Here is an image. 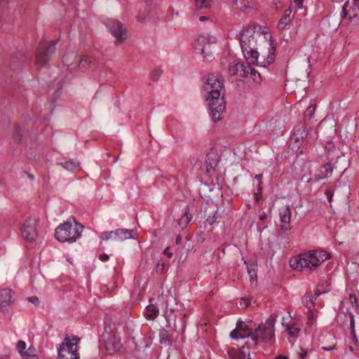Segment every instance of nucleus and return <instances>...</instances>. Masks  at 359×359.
Instances as JSON below:
<instances>
[{"mask_svg":"<svg viewBox=\"0 0 359 359\" xmlns=\"http://www.w3.org/2000/svg\"><path fill=\"white\" fill-rule=\"evenodd\" d=\"M203 90L212 120L220 121L222 118V115L226 111L223 76L217 72L209 74L205 78Z\"/></svg>","mask_w":359,"mask_h":359,"instance_id":"obj_1","label":"nucleus"},{"mask_svg":"<svg viewBox=\"0 0 359 359\" xmlns=\"http://www.w3.org/2000/svg\"><path fill=\"white\" fill-rule=\"evenodd\" d=\"M256 27L252 25H248L243 29L240 34L239 41L241 49L245 58L249 63H252L257 66L266 67L274 61L275 58V46L273 41H270V48L269 49L266 58L263 61H259V53L256 50V41L255 39Z\"/></svg>","mask_w":359,"mask_h":359,"instance_id":"obj_2","label":"nucleus"},{"mask_svg":"<svg viewBox=\"0 0 359 359\" xmlns=\"http://www.w3.org/2000/svg\"><path fill=\"white\" fill-rule=\"evenodd\" d=\"M329 252L323 250H313L302 253L290 259V266L295 270H315L325 260L330 259Z\"/></svg>","mask_w":359,"mask_h":359,"instance_id":"obj_3","label":"nucleus"},{"mask_svg":"<svg viewBox=\"0 0 359 359\" xmlns=\"http://www.w3.org/2000/svg\"><path fill=\"white\" fill-rule=\"evenodd\" d=\"M276 319L277 316L271 314L265 323H261L255 330L252 338L255 346L257 345L259 341L273 343L275 341V324Z\"/></svg>","mask_w":359,"mask_h":359,"instance_id":"obj_4","label":"nucleus"},{"mask_svg":"<svg viewBox=\"0 0 359 359\" xmlns=\"http://www.w3.org/2000/svg\"><path fill=\"white\" fill-rule=\"evenodd\" d=\"M82 229L83 226L76 222L73 226L72 223L67 222L55 229V236L60 242L72 243L80 237Z\"/></svg>","mask_w":359,"mask_h":359,"instance_id":"obj_5","label":"nucleus"},{"mask_svg":"<svg viewBox=\"0 0 359 359\" xmlns=\"http://www.w3.org/2000/svg\"><path fill=\"white\" fill-rule=\"evenodd\" d=\"M102 341L106 350L110 353L121 352L123 349L121 343L120 334L117 333L115 326H108L105 327L102 334Z\"/></svg>","mask_w":359,"mask_h":359,"instance_id":"obj_6","label":"nucleus"},{"mask_svg":"<svg viewBox=\"0 0 359 359\" xmlns=\"http://www.w3.org/2000/svg\"><path fill=\"white\" fill-rule=\"evenodd\" d=\"M79 340V338L77 337L74 336L70 338L68 335H66L64 341L58 348V358L79 359V354L78 353L77 345Z\"/></svg>","mask_w":359,"mask_h":359,"instance_id":"obj_7","label":"nucleus"},{"mask_svg":"<svg viewBox=\"0 0 359 359\" xmlns=\"http://www.w3.org/2000/svg\"><path fill=\"white\" fill-rule=\"evenodd\" d=\"M56 41L41 42L36 53V60L38 68L45 67L50 60L52 55L55 53Z\"/></svg>","mask_w":359,"mask_h":359,"instance_id":"obj_8","label":"nucleus"},{"mask_svg":"<svg viewBox=\"0 0 359 359\" xmlns=\"http://www.w3.org/2000/svg\"><path fill=\"white\" fill-rule=\"evenodd\" d=\"M215 41H211L210 36L201 35L194 43V48L196 53L203 55L205 61L211 60L213 57L210 50V44Z\"/></svg>","mask_w":359,"mask_h":359,"instance_id":"obj_9","label":"nucleus"},{"mask_svg":"<svg viewBox=\"0 0 359 359\" xmlns=\"http://www.w3.org/2000/svg\"><path fill=\"white\" fill-rule=\"evenodd\" d=\"M39 219L36 217H29L24 221L20 227L21 235L24 239L32 242L38 236L37 226Z\"/></svg>","mask_w":359,"mask_h":359,"instance_id":"obj_10","label":"nucleus"},{"mask_svg":"<svg viewBox=\"0 0 359 359\" xmlns=\"http://www.w3.org/2000/svg\"><path fill=\"white\" fill-rule=\"evenodd\" d=\"M164 302H165V305L163 306V316L168 323L170 324L172 321L175 322L178 317L182 318L186 317L185 313H182L181 311L177 309L176 300L172 297H164Z\"/></svg>","mask_w":359,"mask_h":359,"instance_id":"obj_11","label":"nucleus"},{"mask_svg":"<svg viewBox=\"0 0 359 359\" xmlns=\"http://www.w3.org/2000/svg\"><path fill=\"white\" fill-rule=\"evenodd\" d=\"M135 232L133 230L118 229L114 231H104L100 235V238L104 241L112 240L116 242H122L125 240L133 238Z\"/></svg>","mask_w":359,"mask_h":359,"instance_id":"obj_12","label":"nucleus"},{"mask_svg":"<svg viewBox=\"0 0 359 359\" xmlns=\"http://www.w3.org/2000/svg\"><path fill=\"white\" fill-rule=\"evenodd\" d=\"M107 27L112 36L116 38L115 43L116 45L122 43L126 40V32L121 22L109 20L107 22Z\"/></svg>","mask_w":359,"mask_h":359,"instance_id":"obj_13","label":"nucleus"},{"mask_svg":"<svg viewBox=\"0 0 359 359\" xmlns=\"http://www.w3.org/2000/svg\"><path fill=\"white\" fill-rule=\"evenodd\" d=\"M353 6L348 10H347L348 2L344 4L341 16L348 17L351 22L356 25L359 23V0H353Z\"/></svg>","mask_w":359,"mask_h":359,"instance_id":"obj_14","label":"nucleus"},{"mask_svg":"<svg viewBox=\"0 0 359 359\" xmlns=\"http://www.w3.org/2000/svg\"><path fill=\"white\" fill-rule=\"evenodd\" d=\"M253 332L252 329L243 321H238L236 327L230 333V337L233 339H244L251 337L252 338Z\"/></svg>","mask_w":359,"mask_h":359,"instance_id":"obj_15","label":"nucleus"},{"mask_svg":"<svg viewBox=\"0 0 359 359\" xmlns=\"http://www.w3.org/2000/svg\"><path fill=\"white\" fill-rule=\"evenodd\" d=\"M164 306V297L158 298V302L149 304L144 311V316L147 320H153L157 318L159 313V309Z\"/></svg>","mask_w":359,"mask_h":359,"instance_id":"obj_16","label":"nucleus"},{"mask_svg":"<svg viewBox=\"0 0 359 359\" xmlns=\"http://www.w3.org/2000/svg\"><path fill=\"white\" fill-rule=\"evenodd\" d=\"M291 210L290 206L285 205L280 208L279 216L280 219V228L284 231L290 229Z\"/></svg>","mask_w":359,"mask_h":359,"instance_id":"obj_17","label":"nucleus"},{"mask_svg":"<svg viewBox=\"0 0 359 359\" xmlns=\"http://www.w3.org/2000/svg\"><path fill=\"white\" fill-rule=\"evenodd\" d=\"M249 65H253L248 62L247 65H245L241 62H236L231 65L229 67V72L231 76L238 75L242 77H248V70L249 69Z\"/></svg>","mask_w":359,"mask_h":359,"instance_id":"obj_18","label":"nucleus"},{"mask_svg":"<svg viewBox=\"0 0 359 359\" xmlns=\"http://www.w3.org/2000/svg\"><path fill=\"white\" fill-rule=\"evenodd\" d=\"M219 161V156L217 151L214 149H211L206 155L205 165L207 172L210 173L214 172Z\"/></svg>","mask_w":359,"mask_h":359,"instance_id":"obj_19","label":"nucleus"},{"mask_svg":"<svg viewBox=\"0 0 359 359\" xmlns=\"http://www.w3.org/2000/svg\"><path fill=\"white\" fill-rule=\"evenodd\" d=\"M307 136V131L304 127H300L297 128L293 133L291 138L290 145L292 147V149H299V146L304 142V138Z\"/></svg>","mask_w":359,"mask_h":359,"instance_id":"obj_20","label":"nucleus"},{"mask_svg":"<svg viewBox=\"0 0 359 359\" xmlns=\"http://www.w3.org/2000/svg\"><path fill=\"white\" fill-rule=\"evenodd\" d=\"M11 290L6 288L0 291V311L5 313L8 310V307L11 305L13 297Z\"/></svg>","mask_w":359,"mask_h":359,"instance_id":"obj_21","label":"nucleus"},{"mask_svg":"<svg viewBox=\"0 0 359 359\" xmlns=\"http://www.w3.org/2000/svg\"><path fill=\"white\" fill-rule=\"evenodd\" d=\"M333 170L334 165L330 163H326L320 166L314 175L315 179L318 181L328 178L330 176H331Z\"/></svg>","mask_w":359,"mask_h":359,"instance_id":"obj_22","label":"nucleus"},{"mask_svg":"<svg viewBox=\"0 0 359 359\" xmlns=\"http://www.w3.org/2000/svg\"><path fill=\"white\" fill-rule=\"evenodd\" d=\"M204 217H205L206 222L212 225L217 220V208L215 204H208L204 208Z\"/></svg>","mask_w":359,"mask_h":359,"instance_id":"obj_23","label":"nucleus"},{"mask_svg":"<svg viewBox=\"0 0 359 359\" xmlns=\"http://www.w3.org/2000/svg\"><path fill=\"white\" fill-rule=\"evenodd\" d=\"M320 343L322 344V348L325 351L333 350L337 345L335 337L331 333H327L323 336L320 340Z\"/></svg>","mask_w":359,"mask_h":359,"instance_id":"obj_24","label":"nucleus"},{"mask_svg":"<svg viewBox=\"0 0 359 359\" xmlns=\"http://www.w3.org/2000/svg\"><path fill=\"white\" fill-rule=\"evenodd\" d=\"M248 348V346L245 348V346L239 350L232 348L228 351V353L231 359H245L246 354L249 355Z\"/></svg>","mask_w":359,"mask_h":359,"instance_id":"obj_25","label":"nucleus"},{"mask_svg":"<svg viewBox=\"0 0 359 359\" xmlns=\"http://www.w3.org/2000/svg\"><path fill=\"white\" fill-rule=\"evenodd\" d=\"M192 219V215L190 213V209L188 206H187L184 210V213L179 219L178 224L182 229H184Z\"/></svg>","mask_w":359,"mask_h":359,"instance_id":"obj_26","label":"nucleus"},{"mask_svg":"<svg viewBox=\"0 0 359 359\" xmlns=\"http://www.w3.org/2000/svg\"><path fill=\"white\" fill-rule=\"evenodd\" d=\"M233 4L237 6L238 8L244 13H248L252 8L251 0H233Z\"/></svg>","mask_w":359,"mask_h":359,"instance_id":"obj_27","label":"nucleus"},{"mask_svg":"<svg viewBox=\"0 0 359 359\" xmlns=\"http://www.w3.org/2000/svg\"><path fill=\"white\" fill-rule=\"evenodd\" d=\"M286 330L290 337H297L301 330L300 325L298 323H292L286 325Z\"/></svg>","mask_w":359,"mask_h":359,"instance_id":"obj_28","label":"nucleus"},{"mask_svg":"<svg viewBox=\"0 0 359 359\" xmlns=\"http://www.w3.org/2000/svg\"><path fill=\"white\" fill-rule=\"evenodd\" d=\"M22 57V55L18 53L16 55L11 57L8 63L9 67L11 69H18L21 66Z\"/></svg>","mask_w":359,"mask_h":359,"instance_id":"obj_29","label":"nucleus"},{"mask_svg":"<svg viewBox=\"0 0 359 359\" xmlns=\"http://www.w3.org/2000/svg\"><path fill=\"white\" fill-rule=\"evenodd\" d=\"M171 337L168 330L162 328L159 330V342L166 345H170L171 343Z\"/></svg>","mask_w":359,"mask_h":359,"instance_id":"obj_30","label":"nucleus"},{"mask_svg":"<svg viewBox=\"0 0 359 359\" xmlns=\"http://www.w3.org/2000/svg\"><path fill=\"white\" fill-rule=\"evenodd\" d=\"M252 76L253 81L256 83H260L262 81L261 74L255 70V68L251 67V65H249V69L248 70V76Z\"/></svg>","mask_w":359,"mask_h":359,"instance_id":"obj_31","label":"nucleus"},{"mask_svg":"<svg viewBox=\"0 0 359 359\" xmlns=\"http://www.w3.org/2000/svg\"><path fill=\"white\" fill-rule=\"evenodd\" d=\"M22 359H39L36 354V349L33 346H30L25 352L21 355Z\"/></svg>","mask_w":359,"mask_h":359,"instance_id":"obj_32","label":"nucleus"},{"mask_svg":"<svg viewBox=\"0 0 359 359\" xmlns=\"http://www.w3.org/2000/svg\"><path fill=\"white\" fill-rule=\"evenodd\" d=\"M348 317L349 320H350L351 334V336L353 337V338L354 339L355 344H357L358 343V340L356 334H355V320H354V317H353V313H351V312H348Z\"/></svg>","mask_w":359,"mask_h":359,"instance_id":"obj_33","label":"nucleus"},{"mask_svg":"<svg viewBox=\"0 0 359 359\" xmlns=\"http://www.w3.org/2000/svg\"><path fill=\"white\" fill-rule=\"evenodd\" d=\"M61 165L67 170L73 172L79 167V163L72 160L62 163Z\"/></svg>","mask_w":359,"mask_h":359,"instance_id":"obj_34","label":"nucleus"},{"mask_svg":"<svg viewBox=\"0 0 359 359\" xmlns=\"http://www.w3.org/2000/svg\"><path fill=\"white\" fill-rule=\"evenodd\" d=\"M22 129L19 126H15L13 132V140L15 142H20L22 140Z\"/></svg>","mask_w":359,"mask_h":359,"instance_id":"obj_35","label":"nucleus"},{"mask_svg":"<svg viewBox=\"0 0 359 359\" xmlns=\"http://www.w3.org/2000/svg\"><path fill=\"white\" fill-rule=\"evenodd\" d=\"M291 21L290 18L282 17L277 25L278 29H283Z\"/></svg>","mask_w":359,"mask_h":359,"instance_id":"obj_36","label":"nucleus"},{"mask_svg":"<svg viewBox=\"0 0 359 359\" xmlns=\"http://www.w3.org/2000/svg\"><path fill=\"white\" fill-rule=\"evenodd\" d=\"M247 269H248V273L250 276V279L251 283H252L255 281L256 282L257 281V271H256L255 267L253 266H251L250 267L248 266Z\"/></svg>","mask_w":359,"mask_h":359,"instance_id":"obj_37","label":"nucleus"},{"mask_svg":"<svg viewBox=\"0 0 359 359\" xmlns=\"http://www.w3.org/2000/svg\"><path fill=\"white\" fill-rule=\"evenodd\" d=\"M212 1V0H196V5L198 8H208Z\"/></svg>","mask_w":359,"mask_h":359,"instance_id":"obj_38","label":"nucleus"},{"mask_svg":"<svg viewBox=\"0 0 359 359\" xmlns=\"http://www.w3.org/2000/svg\"><path fill=\"white\" fill-rule=\"evenodd\" d=\"M330 291V288L327 285L325 287L323 285H319L317 286L316 292H315V296L316 297L323 293L327 292Z\"/></svg>","mask_w":359,"mask_h":359,"instance_id":"obj_39","label":"nucleus"},{"mask_svg":"<svg viewBox=\"0 0 359 359\" xmlns=\"http://www.w3.org/2000/svg\"><path fill=\"white\" fill-rule=\"evenodd\" d=\"M92 62L91 59L88 57H82L79 61V67L85 68Z\"/></svg>","mask_w":359,"mask_h":359,"instance_id":"obj_40","label":"nucleus"},{"mask_svg":"<svg viewBox=\"0 0 359 359\" xmlns=\"http://www.w3.org/2000/svg\"><path fill=\"white\" fill-rule=\"evenodd\" d=\"M315 109L316 108L314 106L309 107L304 112V116L309 119L312 118L314 115Z\"/></svg>","mask_w":359,"mask_h":359,"instance_id":"obj_41","label":"nucleus"},{"mask_svg":"<svg viewBox=\"0 0 359 359\" xmlns=\"http://www.w3.org/2000/svg\"><path fill=\"white\" fill-rule=\"evenodd\" d=\"M161 74H162L161 69H156L150 74V78H151V79H152L154 81H157L158 79V78L161 76Z\"/></svg>","mask_w":359,"mask_h":359,"instance_id":"obj_42","label":"nucleus"},{"mask_svg":"<svg viewBox=\"0 0 359 359\" xmlns=\"http://www.w3.org/2000/svg\"><path fill=\"white\" fill-rule=\"evenodd\" d=\"M16 348L20 354L21 355L22 353L26 351V343L24 341L20 340L17 343Z\"/></svg>","mask_w":359,"mask_h":359,"instance_id":"obj_43","label":"nucleus"},{"mask_svg":"<svg viewBox=\"0 0 359 359\" xmlns=\"http://www.w3.org/2000/svg\"><path fill=\"white\" fill-rule=\"evenodd\" d=\"M304 302L305 303V305L309 310H311L314 307L313 299L310 298L309 297H304Z\"/></svg>","mask_w":359,"mask_h":359,"instance_id":"obj_44","label":"nucleus"},{"mask_svg":"<svg viewBox=\"0 0 359 359\" xmlns=\"http://www.w3.org/2000/svg\"><path fill=\"white\" fill-rule=\"evenodd\" d=\"M348 299L352 306L355 309H358V304L356 296L354 294H350Z\"/></svg>","mask_w":359,"mask_h":359,"instance_id":"obj_45","label":"nucleus"},{"mask_svg":"<svg viewBox=\"0 0 359 359\" xmlns=\"http://www.w3.org/2000/svg\"><path fill=\"white\" fill-rule=\"evenodd\" d=\"M165 262L159 261L156 264V271L158 273H162L164 271Z\"/></svg>","mask_w":359,"mask_h":359,"instance_id":"obj_46","label":"nucleus"},{"mask_svg":"<svg viewBox=\"0 0 359 359\" xmlns=\"http://www.w3.org/2000/svg\"><path fill=\"white\" fill-rule=\"evenodd\" d=\"M27 299L28 302H31V303H32V304H34L35 305L38 304L39 302V300L38 297H36V296H32V297H27Z\"/></svg>","mask_w":359,"mask_h":359,"instance_id":"obj_47","label":"nucleus"},{"mask_svg":"<svg viewBox=\"0 0 359 359\" xmlns=\"http://www.w3.org/2000/svg\"><path fill=\"white\" fill-rule=\"evenodd\" d=\"M69 54H66L62 57V62L67 66H70L72 65V63L69 62Z\"/></svg>","mask_w":359,"mask_h":359,"instance_id":"obj_48","label":"nucleus"},{"mask_svg":"<svg viewBox=\"0 0 359 359\" xmlns=\"http://www.w3.org/2000/svg\"><path fill=\"white\" fill-rule=\"evenodd\" d=\"M307 355V351L304 349H301V351L298 353V359H304Z\"/></svg>","mask_w":359,"mask_h":359,"instance_id":"obj_49","label":"nucleus"},{"mask_svg":"<svg viewBox=\"0 0 359 359\" xmlns=\"http://www.w3.org/2000/svg\"><path fill=\"white\" fill-rule=\"evenodd\" d=\"M0 359H10V354L8 351H4L0 355Z\"/></svg>","mask_w":359,"mask_h":359,"instance_id":"obj_50","label":"nucleus"},{"mask_svg":"<svg viewBox=\"0 0 359 359\" xmlns=\"http://www.w3.org/2000/svg\"><path fill=\"white\" fill-rule=\"evenodd\" d=\"M147 14L148 13L145 14L144 13H143L140 12L139 13L138 16H137L140 22H144L147 20Z\"/></svg>","mask_w":359,"mask_h":359,"instance_id":"obj_51","label":"nucleus"},{"mask_svg":"<svg viewBox=\"0 0 359 359\" xmlns=\"http://www.w3.org/2000/svg\"><path fill=\"white\" fill-rule=\"evenodd\" d=\"M333 195H334L333 191H330V190L326 191V196H327V200L329 202H332Z\"/></svg>","mask_w":359,"mask_h":359,"instance_id":"obj_52","label":"nucleus"},{"mask_svg":"<svg viewBox=\"0 0 359 359\" xmlns=\"http://www.w3.org/2000/svg\"><path fill=\"white\" fill-rule=\"evenodd\" d=\"M163 254L168 257L169 258H171L173 255L172 252L170 251V248H167L164 250Z\"/></svg>","mask_w":359,"mask_h":359,"instance_id":"obj_53","label":"nucleus"},{"mask_svg":"<svg viewBox=\"0 0 359 359\" xmlns=\"http://www.w3.org/2000/svg\"><path fill=\"white\" fill-rule=\"evenodd\" d=\"M304 0H294V3L297 6L298 8L302 9L303 8Z\"/></svg>","mask_w":359,"mask_h":359,"instance_id":"obj_54","label":"nucleus"},{"mask_svg":"<svg viewBox=\"0 0 359 359\" xmlns=\"http://www.w3.org/2000/svg\"><path fill=\"white\" fill-rule=\"evenodd\" d=\"M100 259L102 262H105V261H107L109 259V256L107 254H104H104H101L100 255Z\"/></svg>","mask_w":359,"mask_h":359,"instance_id":"obj_55","label":"nucleus"},{"mask_svg":"<svg viewBox=\"0 0 359 359\" xmlns=\"http://www.w3.org/2000/svg\"><path fill=\"white\" fill-rule=\"evenodd\" d=\"M291 13H292V11L290 10V8H288L285 11L283 17L290 18Z\"/></svg>","mask_w":359,"mask_h":359,"instance_id":"obj_56","label":"nucleus"},{"mask_svg":"<svg viewBox=\"0 0 359 359\" xmlns=\"http://www.w3.org/2000/svg\"><path fill=\"white\" fill-rule=\"evenodd\" d=\"M273 359H289V357L288 355L280 354L274 358Z\"/></svg>","mask_w":359,"mask_h":359,"instance_id":"obj_57","label":"nucleus"},{"mask_svg":"<svg viewBox=\"0 0 359 359\" xmlns=\"http://www.w3.org/2000/svg\"><path fill=\"white\" fill-rule=\"evenodd\" d=\"M182 239L181 236H180V235L177 236L176 239H175V243H176L177 245H180V244H181V243H182Z\"/></svg>","mask_w":359,"mask_h":359,"instance_id":"obj_58","label":"nucleus"},{"mask_svg":"<svg viewBox=\"0 0 359 359\" xmlns=\"http://www.w3.org/2000/svg\"><path fill=\"white\" fill-rule=\"evenodd\" d=\"M262 177H263L262 174H258V175H256L255 176V178L257 180H258V181H260V180L262 179Z\"/></svg>","mask_w":359,"mask_h":359,"instance_id":"obj_59","label":"nucleus"},{"mask_svg":"<svg viewBox=\"0 0 359 359\" xmlns=\"http://www.w3.org/2000/svg\"><path fill=\"white\" fill-rule=\"evenodd\" d=\"M255 198L257 201H259L262 198V194L256 193L255 194Z\"/></svg>","mask_w":359,"mask_h":359,"instance_id":"obj_60","label":"nucleus"},{"mask_svg":"<svg viewBox=\"0 0 359 359\" xmlns=\"http://www.w3.org/2000/svg\"><path fill=\"white\" fill-rule=\"evenodd\" d=\"M208 19V18L207 17H205V16H201V17L199 18V20H200V21H201V22H203V21H205V20H207Z\"/></svg>","mask_w":359,"mask_h":359,"instance_id":"obj_61","label":"nucleus"},{"mask_svg":"<svg viewBox=\"0 0 359 359\" xmlns=\"http://www.w3.org/2000/svg\"><path fill=\"white\" fill-rule=\"evenodd\" d=\"M28 177L30 179V180H34V175H31V174H29V173H27Z\"/></svg>","mask_w":359,"mask_h":359,"instance_id":"obj_62","label":"nucleus"},{"mask_svg":"<svg viewBox=\"0 0 359 359\" xmlns=\"http://www.w3.org/2000/svg\"><path fill=\"white\" fill-rule=\"evenodd\" d=\"M248 304H249V302H246L245 307H247L248 306Z\"/></svg>","mask_w":359,"mask_h":359,"instance_id":"obj_63","label":"nucleus"},{"mask_svg":"<svg viewBox=\"0 0 359 359\" xmlns=\"http://www.w3.org/2000/svg\"><path fill=\"white\" fill-rule=\"evenodd\" d=\"M340 318H341V316H339H339H337V321H339V319Z\"/></svg>","mask_w":359,"mask_h":359,"instance_id":"obj_64","label":"nucleus"}]
</instances>
